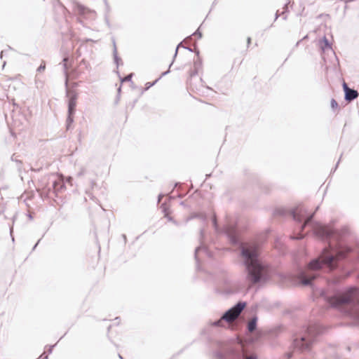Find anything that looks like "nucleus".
<instances>
[{"label": "nucleus", "instance_id": "f257e3e1", "mask_svg": "<svg viewBox=\"0 0 359 359\" xmlns=\"http://www.w3.org/2000/svg\"><path fill=\"white\" fill-rule=\"evenodd\" d=\"M318 209L319 206H317L315 211L309 216H306L307 208L302 204L291 211L296 222L301 224H301V231L311 225L316 236L329 241L328 246L324 248L319 257L311 260L306 269L299 271L297 278L303 285H311L323 270L332 271L339 269L328 280L327 288L321 291L320 296L332 307L337 309L359 323V288L350 287L344 290L334 289L336 285L350 275V272L341 270L339 262L346 258L350 261L359 259V250H352L342 241V238L348 233L347 229L339 231L327 225L313 222L316 212Z\"/></svg>", "mask_w": 359, "mask_h": 359}, {"label": "nucleus", "instance_id": "f03ea898", "mask_svg": "<svg viewBox=\"0 0 359 359\" xmlns=\"http://www.w3.org/2000/svg\"><path fill=\"white\" fill-rule=\"evenodd\" d=\"M241 262L245 266L246 280L250 285L266 282L270 277L269 264L259 258L258 245L252 243H241L239 245Z\"/></svg>", "mask_w": 359, "mask_h": 359}, {"label": "nucleus", "instance_id": "7ed1b4c3", "mask_svg": "<svg viewBox=\"0 0 359 359\" xmlns=\"http://www.w3.org/2000/svg\"><path fill=\"white\" fill-rule=\"evenodd\" d=\"M217 359H258L255 353L251 352L243 346H222L214 352Z\"/></svg>", "mask_w": 359, "mask_h": 359}, {"label": "nucleus", "instance_id": "20e7f679", "mask_svg": "<svg viewBox=\"0 0 359 359\" xmlns=\"http://www.w3.org/2000/svg\"><path fill=\"white\" fill-rule=\"evenodd\" d=\"M323 332V328L318 325H312L300 337L294 339L292 347L294 351L301 352L310 350L316 337Z\"/></svg>", "mask_w": 359, "mask_h": 359}, {"label": "nucleus", "instance_id": "39448f33", "mask_svg": "<svg viewBox=\"0 0 359 359\" xmlns=\"http://www.w3.org/2000/svg\"><path fill=\"white\" fill-rule=\"evenodd\" d=\"M245 306V302H238L233 307L224 312L219 320L210 322V325L215 327H223L224 321L231 323L236 320L243 311Z\"/></svg>", "mask_w": 359, "mask_h": 359}, {"label": "nucleus", "instance_id": "423d86ee", "mask_svg": "<svg viewBox=\"0 0 359 359\" xmlns=\"http://www.w3.org/2000/svg\"><path fill=\"white\" fill-rule=\"evenodd\" d=\"M67 95L69 97L68 102V113L74 114L76 106V100L78 98V93L73 90H67Z\"/></svg>", "mask_w": 359, "mask_h": 359}, {"label": "nucleus", "instance_id": "0eeeda50", "mask_svg": "<svg viewBox=\"0 0 359 359\" xmlns=\"http://www.w3.org/2000/svg\"><path fill=\"white\" fill-rule=\"evenodd\" d=\"M224 232L226 233L227 237L229 238L230 242L232 244H238V238L237 235L236 229L231 225H226L224 228Z\"/></svg>", "mask_w": 359, "mask_h": 359}, {"label": "nucleus", "instance_id": "6e6552de", "mask_svg": "<svg viewBox=\"0 0 359 359\" xmlns=\"http://www.w3.org/2000/svg\"><path fill=\"white\" fill-rule=\"evenodd\" d=\"M74 8L79 15L83 16L86 15H94L95 13L94 11L90 10L78 2H74Z\"/></svg>", "mask_w": 359, "mask_h": 359}, {"label": "nucleus", "instance_id": "1a4fd4ad", "mask_svg": "<svg viewBox=\"0 0 359 359\" xmlns=\"http://www.w3.org/2000/svg\"><path fill=\"white\" fill-rule=\"evenodd\" d=\"M358 96V92L355 90L351 88L350 90H348L345 93L344 99L347 102H351L356 99Z\"/></svg>", "mask_w": 359, "mask_h": 359}, {"label": "nucleus", "instance_id": "9d476101", "mask_svg": "<svg viewBox=\"0 0 359 359\" xmlns=\"http://www.w3.org/2000/svg\"><path fill=\"white\" fill-rule=\"evenodd\" d=\"M53 188L55 192H58L65 188V183L62 178H58L53 182Z\"/></svg>", "mask_w": 359, "mask_h": 359}, {"label": "nucleus", "instance_id": "9b49d317", "mask_svg": "<svg viewBox=\"0 0 359 359\" xmlns=\"http://www.w3.org/2000/svg\"><path fill=\"white\" fill-rule=\"evenodd\" d=\"M257 317L254 316L248 323V330L253 332L257 328Z\"/></svg>", "mask_w": 359, "mask_h": 359}, {"label": "nucleus", "instance_id": "f8f14e48", "mask_svg": "<svg viewBox=\"0 0 359 359\" xmlns=\"http://www.w3.org/2000/svg\"><path fill=\"white\" fill-rule=\"evenodd\" d=\"M112 43H113V46H114L113 55H114V62L116 63L117 65H118V61L121 60V59L118 57V55H117V49H116V41H115L114 39H112Z\"/></svg>", "mask_w": 359, "mask_h": 359}, {"label": "nucleus", "instance_id": "ddd939ff", "mask_svg": "<svg viewBox=\"0 0 359 359\" xmlns=\"http://www.w3.org/2000/svg\"><path fill=\"white\" fill-rule=\"evenodd\" d=\"M68 60V57H64L63 59V67H64V69H65V73L66 74V81H65V86L66 87H67V85H68V79H67V62Z\"/></svg>", "mask_w": 359, "mask_h": 359}, {"label": "nucleus", "instance_id": "4468645a", "mask_svg": "<svg viewBox=\"0 0 359 359\" xmlns=\"http://www.w3.org/2000/svg\"><path fill=\"white\" fill-rule=\"evenodd\" d=\"M201 250H204L205 252H207V249L205 247H203V246L197 247L196 248V250H195V259H196V262L198 261V254Z\"/></svg>", "mask_w": 359, "mask_h": 359}, {"label": "nucleus", "instance_id": "2eb2a0df", "mask_svg": "<svg viewBox=\"0 0 359 359\" xmlns=\"http://www.w3.org/2000/svg\"><path fill=\"white\" fill-rule=\"evenodd\" d=\"M79 66L80 67H83L85 69H89L90 68V64L86 61L84 59H83L80 63H79Z\"/></svg>", "mask_w": 359, "mask_h": 359}, {"label": "nucleus", "instance_id": "dca6fc26", "mask_svg": "<svg viewBox=\"0 0 359 359\" xmlns=\"http://www.w3.org/2000/svg\"><path fill=\"white\" fill-rule=\"evenodd\" d=\"M87 173V169L85 167H81L80 170L77 173V176L81 177Z\"/></svg>", "mask_w": 359, "mask_h": 359}, {"label": "nucleus", "instance_id": "f3484780", "mask_svg": "<svg viewBox=\"0 0 359 359\" xmlns=\"http://www.w3.org/2000/svg\"><path fill=\"white\" fill-rule=\"evenodd\" d=\"M198 36V39H201L202 37V34L200 32L199 29H197L191 36L187 38L186 40L191 39L192 36Z\"/></svg>", "mask_w": 359, "mask_h": 359}, {"label": "nucleus", "instance_id": "a211bd4d", "mask_svg": "<svg viewBox=\"0 0 359 359\" xmlns=\"http://www.w3.org/2000/svg\"><path fill=\"white\" fill-rule=\"evenodd\" d=\"M159 80V79H157L156 81H154V82H147L145 86V88H144V90H149L151 87H152L154 85L156 84V83Z\"/></svg>", "mask_w": 359, "mask_h": 359}, {"label": "nucleus", "instance_id": "6ab92c4d", "mask_svg": "<svg viewBox=\"0 0 359 359\" xmlns=\"http://www.w3.org/2000/svg\"><path fill=\"white\" fill-rule=\"evenodd\" d=\"M46 69V62L44 61H42L40 66L37 68L36 71L38 72H42Z\"/></svg>", "mask_w": 359, "mask_h": 359}, {"label": "nucleus", "instance_id": "aec40b11", "mask_svg": "<svg viewBox=\"0 0 359 359\" xmlns=\"http://www.w3.org/2000/svg\"><path fill=\"white\" fill-rule=\"evenodd\" d=\"M73 115H74V114H69L68 113V117H67V128H68V127H69V125H71V124L73 123V121H74V119H73V117H72V116H73Z\"/></svg>", "mask_w": 359, "mask_h": 359}, {"label": "nucleus", "instance_id": "412c9836", "mask_svg": "<svg viewBox=\"0 0 359 359\" xmlns=\"http://www.w3.org/2000/svg\"><path fill=\"white\" fill-rule=\"evenodd\" d=\"M331 107L332 109H335L338 107V104L334 99L331 100Z\"/></svg>", "mask_w": 359, "mask_h": 359}, {"label": "nucleus", "instance_id": "4be33fe9", "mask_svg": "<svg viewBox=\"0 0 359 359\" xmlns=\"http://www.w3.org/2000/svg\"><path fill=\"white\" fill-rule=\"evenodd\" d=\"M212 224H213L215 231H219V227H218V224H217V219H216L215 216H214L212 218Z\"/></svg>", "mask_w": 359, "mask_h": 359}, {"label": "nucleus", "instance_id": "5701e85b", "mask_svg": "<svg viewBox=\"0 0 359 359\" xmlns=\"http://www.w3.org/2000/svg\"><path fill=\"white\" fill-rule=\"evenodd\" d=\"M133 74H130L121 79V82L130 81L132 79Z\"/></svg>", "mask_w": 359, "mask_h": 359}, {"label": "nucleus", "instance_id": "b1692460", "mask_svg": "<svg viewBox=\"0 0 359 359\" xmlns=\"http://www.w3.org/2000/svg\"><path fill=\"white\" fill-rule=\"evenodd\" d=\"M323 42L325 43V48H330L331 47L328 40L325 37H324V39H323Z\"/></svg>", "mask_w": 359, "mask_h": 359}, {"label": "nucleus", "instance_id": "393cba45", "mask_svg": "<svg viewBox=\"0 0 359 359\" xmlns=\"http://www.w3.org/2000/svg\"><path fill=\"white\" fill-rule=\"evenodd\" d=\"M343 88H344V93H346L348 90L351 89L350 88H348V86H347V84L345 82H344V83H343Z\"/></svg>", "mask_w": 359, "mask_h": 359}, {"label": "nucleus", "instance_id": "a878e982", "mask_svg": "<svg viewBox=\"0 0 359 359\" xmlns=\"http://www.w3.org/2000/svg\"><path fill=\"white\" fill-rule=\"evenodd\" d=\"M192 217H200L201 219L204 220L205 219V215H200V214H196Z\"/></svg>", "mask_w": 359, "mask_h": 359}, {"label": "nucleus", "instance_id": "bb28decb", "mask_svg": "<svg viewBox=\"0 0 359 359\" xmlns=\"http://www.w3.org/2000/svg\"><path fill=\"white\" fill-rule=\"evenodd\" d=\"M304 236L303 234L299 233V234L298 235V236H296V237H295V236H293V237H292V238H293V239H302V238H304Z\"/></svg>", "mask_w": 359, "mask_h": 359}, {"label": "nucleus", "instance_id": "cd10ccee", "mask_svg": "<svg viewBox=\"0 0 359 359\" xmlns=\"http://www.w3.org/2000/svg\"><path fill=\"white\" fill-rule=\"evenodd\" d=\"M292 352H288L285 354V356L287 359H290L292 357Z\"/></svg>", "mask_w": 359, "mask_h": 359}, {"label": "nucleus", "instance_id": "c85d7f7f", "mask_svg": "<svg viewBox=\"0 0 359 359\" xmlns=\"http://www.w3.org/2000/svg\"><path fill=\"white\" fill-rule=\"evenodd\" d=\"M54 346H55V345L49 346V348H48V351L49 353H52V351H53V348Z\"/></svg>", "mask_w": 359, "mask_h": 359}, {"label": "nucleus", "instance_id": "c756f323", "mask_svg": "<svg viewBox=\"0 0 359 359\" xmlns=\"http://www.w3.org/2000/svg\"><path fill=\"white\" fill-rule=\"evenodd\" d=\"M200 64H201V62L199 61H195V62H194L195 67L197 68V67L199 66Z\"/></svg>", "mask_w": 359, "mask_h": 359}, {"label": "nucleus", "instance_id": "7c9ffc66", "mask_svg": "<svg viewBox=\"0 0 359 359\" xmlns=\"http://www.w3.org/2000/svg\"><path fill=\"white\" fill-rule=\"evenodd\" d=\"M250 42H251V38L250 37H248V39H247L248 46H249Z\"/></svg>", "mask_w": 359, "mask_h": 359}, {"label": "nucleus", "instance_id": "2f4dec72", "mask_svg": "<svg viewBox=\"0 0 359 359\" xmlns=\"http://www.w3.org/2000/svg\"><path fill=\"white\" fill-rule=\"evenodd\" d=\"M163 195L162 194H160L158 197V203H159L161 201V200L163 198Z\"/></svg>", "mask_w": 359, "mask_h": 359}, {"label": "nucleus", "instance_id": "473e14b6", "mask_svg": "<svg viewBox=\"0 0 359 359\" xmlns=\"http://www.w3.org/2000/svg\"><path fill=\"white\" fill-rule=\"evenodd\" d=\"M40 241H41V239H39L38 241V242L34 245V246L32 248V250H34L36 249V248L37 245L39 244V243L40 242Z\"/></svg>", "mask_w": 359, "mask_h": 359}, {"label": "nucleus", "instance_id": "72a5a7b5", "mask_svg": "<svg viewBox=\"0 0 359 359\" xmlns=\"http://www.w3.org/2000/svg\"><path fill=\"white\" fill-rule=\"evenodd\" d=\"M180 45H181V43H180V44L177 46V48H176V50H175V56H176V55H177V51H178V48L180 47Z\"/></svg>", "mask_w": 359, "mask_h": 359}, {"label": "nucleus", "instance_id": "f704fd0d", "mask_svg": "<svg viewBox=\"0 0 359 359\" xmlns=\"http://www.w3.org/2000/svg\"><path fill=\"white\" fill-rule=\"evenodd\" d=\"M27 216H28V217H29V219L30 220L33 219V217H32V215H31L30 213H29V214L27 215Z\"/></svg>", "mask_w": 359, "mask_h": 359}, {"label": "nucleus", "instance_id": "c9c22d12", "mask_svg": "<svg viewBox=\"0 0 359 359\" xmlns=\"http://www.w3.org/2000/svg\"><path fill=\"white\" fill-rule=\"evenodd\" d=\"M278 17H279V14H278V12L277 11L276 13L275 20H276Z\"/></svg>", "mask_w": 359, "mask_h": 359}, {"label": "nucleus", "instance_id": "e433bc0d", "mask_svg": "<svg viewBox=\"0 0 359 359\" xmlns=\"http://www.w3.org/2000/svg\"><path fill=\"white\" fill-rule=\"evenodd\" d=\"M90 183L92 187H93L95 184V182L94 180H92Z\"/></svg>", "mask_w": 359, "mask_h": 359}, {"label": "nucleus", "instance_id": "4c0bfd02", "mask_svg": "<svg viewBox=\"0 0 359 359\" xmlns=\"http://www.w3.org/2000/svg\"><path fill=\"white\" fill-rule=\"evenodd\" d=\"M169 72V71H167V72H163L161 76H165Z\"/></svg>", "mask_w": 359, "mask_h": 359}, {"label": "nucleus", "instance_id": "58836bf2", "mask_svg": "<svg viewBox=\"0 0 359 359\" xmlns=\"http://www.w3.org/2000/svg\"><path fill=\"white\" fill-rule=\"evenodd\" d=\"M184 48H187V50H189L191 52L193 51V50L191 48H188V47H184Z\"/></svg>", "mask_w": 359, "mask_h": 359}, {"label": "nucleus", "instance_id": "ea45409f", "mask_svg": "<svg viewBox=\"0 0 359 359\" xmlns=\"http://www.w3.org/2000/svg\"><path fill=\"white\" fill-rule=\"evenodd\" d=\"M71 181H72V177H69L67 179V182H70Z\"/></svg>", "mask_w": 359, "mask_h": 359}, {"label": "nucleus", "instance_id": "a19ab883", "mask_svg": "<svg viewBox=\"0 0 359 359\" xmlns=\"http://www.w3.org/2000/svg\"><path fill=\"white\" fill-rule=\"evenodd\" d=\"M332 359H339L338 355H335Z\"/></svg>", "mask_w": 359, "mask_h": 359}, {"label": "nucleus", "instance_id": "79ce46f5", "mask_svg": "<svg viewBox=\"0 0 359 359\" xmlns=\"http://www.w3.org/2000/svg\"><path fill=\"white\" fill-rule=\"evenodd\" d=\"M118 358H119L120 359H123V358L120 354H118Z\"/></svg>", "mask_w": 359, "mask_h": 359}, {"label": "nucleus", "instance_id": "37998d69", "mask_svg": "<svg viewBox=\"0 0 359 359\" xmlns=\"http://www.w3.org/2000/svg\"><path fill=\"white\" fill-rule=\"evenodd\" d=\"M10 231H11V234L12 235V233H13V228H11Z\"/></svg>", "mask_w": 359, "mask_h": 359}, {"label": "nucleus", "instance_id": "c03bdc74", "mask_svg": "<svg viewBox=\"0 0 359 359\" xmlns=\"http://www.w3.org/2000/svg\"><path fill=\"white\" fill-rule=\"evenodd\" d=\"M285 10L287 9V4L285 5Z\"/></svg>", "mask_w": 359, "mask_h": 359}, {"label": "nucleus", "instance_id": "a18cd8bd", "mask_svg": "<svg viewBox=\"0 0 359 359\" xmlns=\"http://www.w3.org/2000/svg\"><path fill=\"white\" fill-rule=\"evenodd\" d=\"M168 219L170 221L172 220V218L170 217H168Z\"/></svg>", "mask_w": 359, "mask_h": 359}]
</instances>
